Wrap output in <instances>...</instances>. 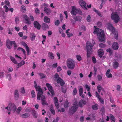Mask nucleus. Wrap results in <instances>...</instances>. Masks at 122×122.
<instances>
[{"instance_id": "1", "label": "nucleus", "mask_w": 122, "mask_h": 122, "mask_svg": "<svg viewBox=\"0 0 122 122\" xmlns=\"http://www.w3.org/2000/svg\"><path fill=\"white\" fill-rule=\"evenodd\" d=\"M93 33L97 34L99 41L101 42L105 41L104 38V34L103 30L99 28H95L94 30Z\"/></svg>"}, {"instance_id": "2", "label": "nucleus", "mask_w": 122, "mask_h": 122, "mask_svg": "<svg viewBox=\"0 0 122 122\" xmlns=\"http://www.w3.org/2000/svg\"><path fill=\"white\" fill-rule=\"evenodd\" d=\"M93 45H92L91 43L89 41H87L86 43V47L87 50V57L90 56L92 52V48Z\"/></svg>"}, {"instance_id": "3", "label": "nucleus", "mask_w": 122, "mask_h": 122, "mask_svg": "<svg viewBox=\"0 0 122 122\" xmlns=\"http://www.w3.org/2000/svg\"><path fill=\"white\" fill-rule=\"evenodd\" d=\"M67 67L71 70L73 69L75 66L74 61L71 59H68L67 61Z\"/></svg>"}, {"instance_id": "4", "label": "nucleus", "mask_w": 122, "mask_h": 122, "mask_svg": "<svg viewBox=\"0 0 122 122\" xmlns=\"http://www.w3.org/2000/svg\"><path fill=\"white\" fill-rule=\"evenodd\" d=\"M107 28L110 30L111 31L112 33L114 34L115 39H117L118 37L117 32L115 30V29L113 27L112 24H108Z\"/></svg>"}, {"instance_id": "5", "label": "nucleus", "mask_w": 122, "mask_h": 122, "mask_svg": "<svg viewBox=\"0 0 122 122\" xmlns=\"http://www.w3.org/2000/svg\"><path fill=\"white\" fill-rule=\"evenodd\" d=\"M35 87L36 89V90L38 91L37 94V99L39 100H40L41 96L43 94V92L40 86H35Z\"/></svg>"}, {"instance_id": "6", "label": "nucleus", "mask_w": 122, "mask_h": 122, "mask_svg": "<svg viewBox=\"0 0 122 122\" xmlns=\"http://www.w3.org/2000/svg\"><path fill=\"white\" fill-rule=\"evenodd\" d=\"M111 18L116 23L118 22L119 20V17L117 13L116 12H113L111 14Z\"/></svg>"}, {"instance_id": "7", "label": "nucleus", "mask_w": 122, "mask_h": 122, "mask_svg": "<svg viewBox=\"0 0 122 122\" xmlns=\"http://www.w3.org/2000/svg\"><path fill=\"white\" fill-rule=\"evenodd\" d=\"M8 106L9 108V110L12 111L13 112H15L16 109V107L15 104H12L10 102Z\"/></svg>"}, {"instance_id": "8", "label": "nucleus", "mask_w": 122, "mask_h": 122, "mask_svg": "<svg viewBox=\"0 0 122 122\" xmlns=\"http://www.w3.org/2000/svg\"><path fill=\"white\" fill-rule=\"evenodd\" d=\"M77 107L76 106L75 107H71L69 109V113L70 115H72L76 111L77 109Z\"/></svg>"}, {"instance_id": "9", "label": "nucleus", "mask_w": 122, "mask_h": 122, "mask_svg": "<svg viewBox=\"0 0 122 122\" xmlns=\"http://www.w3.org/2000/svg\"><path fill=\"white\" fill-rule=\"evenodd\" d=\"M41 104L42 105L44 106L45 105L48 106V104L46 100V98L45 96L42 95L41 96Z\"/></svg>"}, {"instance_id": "10", "label": "nucleus", "mask_w": 122, "mask_h": 122, "mask_svg": "<svg viewBox=\"0 0 122 122\" xmlns=\"http://www.w3.org/2000/svg\"><path fill=\"white\" fill-rule=\"evenodd\" d=\"M13 41H10L9 39H7L6 42L7 47L9 49H11L12 47L13 43Z\"/></svg>"}, {"instance_id": "11", "label": "nucleus", "mask_w": 122, "mask_h": 122, "mask_svg": "<svg viewBox=\"0 0 122 122\" xmlns=\"http://www.w3.org/2000/svg\"><path fill=\"white\" fill-rule=\"evenodd\" d=\"M46 86L48 88V90L50 91V92L52 95V96L54 95L55 93L52 87L48 83H46Z\"/></svg>"}, {"instance_id": "12", "label": "nucleus", "mask_w": 122, "mask_h": 122, "mask_svg": "<svg viewBox=\"0 0 122 122\" xmlns=\"http://www.w3.org/2000/svg\"><path fill=\"white\" fill-rule=\"evenodd\" d=\"M80 4L83 8L84 9L87 10L86 7V3L83 0L80 1Z\"/></svg>"}, {"instance_id": "13", "label": "nucleus", "mask_w": 122, "mask_h": 122, "mask_svg": "<svg viewBox=\"0 0 122 122\" xmlns=\"http://www.w3.org/2000/svg\"><path fill=\"white\" fill-rule=\"evenodd\" d=\"M78 9H77L75 7L73 6L72 11L71 12V14L73 15H76L78 13Z\"/></svg>"}, {"instance_id": "14", "label": "nucleus", "mask_w": 122, "mask_h": 122, "mask_svg": "<svg viewBox=\"0 0 122 122\" xmlns=\"http://www.w3.org/2000/svg\"><path fill=\"white\" fill-rule=\"evenodd\" d=\"M34 27L38 30H40L41 28V25L39 23L36 21H35L34 23Z\"/></svg>"}, {"instance_id": "15", "label": "nucleus", "mask_w": 122, "mask_h": 122, "mask_svg": "<svg viewBox=\"0 0 122 122\" xmlns=\"http://www.w3.org/2000/svg\"><path fill=\"white\" fill-rule=\"evenodd\" d=\"M72 17L76 21L81 22L82 18L80 16H76V15H73Z\"/></svg>"}, {"instance_id": "16", "label": "nucleus", "mask_w": 122, "mask_h": 122, "mask_svg": "<svg viewBox=\"0 0 122 122\" xmlns=\"http://www.w3.org/2000/svg\"><path fill=\"white\" fill-rule=\"evenodd\" d=\"M54 99L55 104L57 108L58 109L59 108V106L58 103V99L56 97H54Z\"/></svg>"}, {"instance_id": "17", "label": "nucleus", "mask_w": 122, "mask_h": 122, "mask_svg": "<svg viewBox=\"0 0 122 122\" xmlns=\"http://www.w3.org/2000/svg\"><path fill=\"white\" fill-rule=\"evenodd\" d=\"M45 13L47 15H49L51 12V10L48 8L45 7L44 9Z\"/></svg>"}, {"instance_id": "18", "label": "nucleus", "mask_w": 122, "mask_h": 122, "mask_svg": "<svg viewBox=\"0 0 122 122\" xmlns=\"http://www.w3.org/2000/svg\"><path fill=\"white\" fill-rule=\"evenodd\" d=\"M86 101H85L82 100L80 101L79 103V105L81 107H82L83 106L86 104Z\"/></svg>"}, {"instance_id": "19", "label": "nucleus", "mask_w": 122, "mask_h": 122, "mask_svg": "<svg viewBox=\"0 0 122 122\" xmlns=\"http://www.w3.org/2000/svg\"><path fill=\"white\" fill-rule=\"evenodd\" d=\"M42 27L43 30H46L49 28V27L45 23H43L42 25Z\"/></svg>"}, {"instance_id": "20", "label": "nucleus", "mask_w": 122, "mask_h": 122, "mask_svg": "<svg viewBox=\"0 0 122 122\" xmlns=\"http://www.w3.org/2000/svg\"><path fill=\"white\" fill-rule=\"evenodd\" d=\"M118 45L117 42H114L112 44V48L115 50L118 49Z\"/></svg>"}, {"instance_id": "21", "label": "nucleus", "mask_w": 122, "mask_h": 122, "mask_svg": "<svg viewBox=\"0 0 122 122\" xmlns=\"http://www.w3.org/2000/svg\"><path fill=\"white\" fill-rule=\"evenodd\" d=\"M14 97L15 99L16 100H17L18 99L19 97V94L18 92V91L17 90H16L14 92Z\"/></svg>"}, {"instance_id": "22", "label": "nucleus", "mask_w": 122, "mask_h": 122, "mask_svg": "<svg viewBox=\"0 0 122 122\" xmlns=\"http://www.w3.org/2000/svg\"><path fill=\"white\" fill-rule=\"evenodd\" d=\"M113 61L114 62L113 63V67L116 69L119 66L118 63L115 60H114Z\"/></svg>"}, {"instance_id": "23", "label": "nucleus", "mask_w": 122, "mask_h": 122, "mask_svg": "<svg viewBox=\"0 0 122 122\" xmlns=\"http://www.w3.org/2000/svg\"><path fill=\"white\" fill-rule=\"evenodd\" d=\"M24 17L25 18V20L26 21V23L30 25L31 23L30 21L29 20V18L27 15H25Z\"/></svg>"}, {"instance_id": "24", "label": "nucleus", "mask_w": 122, "mask_h": 122, "mask_svg": "<svg viewBox=\"0 0 122 122\" xmlns=\"http://www.w3.org/2000/svg\"><path fill=\"white\" fill-rule=\"evenodd\" d=\"M103 52L102 49H99L98 51V54L100 58L102 57L103 55Z\"/></svg>"}, {"instance_id": "25", "label": "nucleus", "mask_w": 122, "mask_h": 122, "mask_svg": "<svg viewBox=\"0 0 122 122\" xmlns=\"http://www.w3.org/2000/svg\"><path fill=\"white\" fill-rule=\"evenodd\" d=\"M50 110L51 112V113L55 115V111L53 109V105L52 104H51L50 106Z\"/></svg>"}, {"instance_id": "26", "label": "nucleus", "mask_w": 122, "mask_h": 122, "mask_svg": "<svg viewBox=\"0 0 122 122\" xmlns=\"http://www.w3.org/2000/svg\"><path fill=\"white\" fill-rule=\"evenodd\" d=\"M44 21L46 23H49L50 22V18L47 16H45L44 17Z\"/></svg>"}, {"instance_id": "27", "label": "nucleus", "mask_w": 122, "mask_h": 122, "mask_svg": "<svg viewBox=\"0 0 122 122\" xmlns=\"http://www.w3.org/2000/svg\"><path fill=\"white\" fill-rule=\"evenodd\" d=\"M36 36L34 34L30 33V37L31 38V41H34L35 39Z\"/></svg>"}, {"instance_id": "28", "label": "nucleus", "mask_w": 122, "mask_h": 122, "mask_svg": "<svg viewBox=\"0 0 122 122\" xmlns=\"http://www.w3.org/2000/svg\"><path fill=\"white\" fill-rule=\"evenodd\" d=\"M10 58L12 61L15 64H17V62L15 60L14 58L13 57L11 56H10Z\"/></svg>"}, {"instance_id": "29", "label": "nucleus", "mask_w": 122, "mask_h": 122, "mask_svg": "<svg viewBox=\"0 0 122 122\" xmlns=\"http://www.w3.org/2000/svg\"><path fill=\"white\" fill-rule=\"evenodd\" d=\"M111 121L112 122H115V118L111 114L110 115V118Z\"/></svg>"}, {"instance_id": "30", "label": "nucleus", "mask_w": 122, "mask_h": 122, "mask_svg": "<svg viewBox=\"0 0 122 122\" xmlns=\"http://www.w3.org/2000/svg\"><path fill=\"white\" fill-rule=\"evenodd\" d=\"M115 56L117 58V60H118L119 59H121L122 57V56L121 54H117L116 53L115 54Z\"/></svg>"}, {"instance_id": "31", "label": "nucleus", "mask_w": 122, "mask_h": 122, "mask_svg": "<svg viewBox=\"0 0 122 122\" xmlns=\"http://www.w3.org/2000/svg\"><path fill=\"white\" fill-rule=\"evenodd\" d=\"M32 112L33 117L36 118H37V117L36 115V111L34 110H33Z\"/></svg>"}, {"instance_id": "32", "label": "nucleus", "mask_w": 122, "mask_h": 122, "mask_svg": "<svg viewBox=\"0 0 122 122\" xmlns=\"http://www.w3.org/2000/svg\"><path fill=\"white\" fill-rule=\"evenodd\" d=\"M48 56L52 59H54V56L52 52H49L48 53Z\"/></svg>"}, {"instance_id": "33", "label": "nucleus", "mask_w": 122, "mask_h": 122, "mask_svg": "<svg viewBox=\"0 0 122 122\" xmlns=\"http://www.w3.org/2000/svg\"><path fill=\"white\" fill-rule=\"evenodd\" d=\"M66 88L65 86L61 88L62 91L64 93H66Z\"/></svg>"}, {"instance_id": "34", "label": "nucleus", "mask_w": 122, "mask_h": 122, "mask_svg": "<svg viewBox=\"0 0 122 122\" xmlns=\"http://www.w3.org/2000/svg\"><path fill=\"white\" fill-rule=\"evenodd\" d=\"M20 49L21 50L23 51V52L24 55H25L26 54L25 50L23 49L21 47H19L17 49V50L18 51L20 50Z\"/></svg>"}, {"instance_id": "35", "label": "nucleus", "mask_w": 122, "mask_h": 122, "mask_svg": "<svg viewBox=\"0 0 122 122\" xmlns=\"http://www.w3.org/2000/svg\"><path fill=\"white\" fill-rule=\"evenodd\" d=\"M77 91L76 88H75L73 91V96L75 95L77 93Z\"/></svg>"}, {"instance_id": "36", "label": "nucleus", "mask_w": 122, "mask_h": 122, "mask_svg": "<svg viewBox=\"0 0 122 122\" xmlns=\"http://www.w3.org/2000/svg\"><path fill=\"white\" fill-rule=\"evenodd\" d=\"M22 116L23 117L25 118L29 116V114L27 113H26L23 114Z\"/></svg>"}, {"instance_id": "37", "label": "nucleus", "mask_w": 122, "mask_h": 122, "mask_svg": "<svg viewBox=\"0 0 122 122\" xmlns=\"http://www.w3.org/2000/svg\"><path fill=\"white\" fill-rule=\"evenodd\" d=\"M79 94L80 96H81V95L83 93V88L82 87H80L79 89Z\"/></svg>"}, {"instance_id": "38", "label": "nucleus", "mask_w": 122, "mask_h": 122, "mask_svg": "<svg viewBox=\"0 0 122 122\" xmlns=\"http://www.w3.org/2000/svg\"><path fill=\"white\" fill-rule=\"evenodd\" d=\"M99 46L100 47L102 48H104L106 46V45L103 43L100 44L99 45Z\"/></svg>"}, {"instance_id": "39", "label": "nucleus", "mask_w": 122, "mask_h": 122, "mask_svg": "<svg viewBox=\"0 0 122 122\" xmlns=\"http://www.w3.org/2000/svg\"><path fill=\"white\" fill-rule=\"evenodd\" d=\"M31 94L32 97H36L35 92L34 90H32L31 92Z\"/></svg>"}, {"instance_id": "40", "label": "nucleus", "mask_w": 122, "mask_h": 122, "mask_svg": "<svg viewBox=\"0 0 122 122\" xmlns=\"http://www.w3.org/2000/svg\"><path fill=\"white\" fill-rule=\"evenodd\" d=\"M92 108L94 110H97L98 109V107L97 106L95 105H92Z\"/></svg>"}, {"instance_id": "41", "label": "nucleus", "mask_w": 122, "mask_h": 122, "mask_svg": "<svg viewBox=\"0 0 122 122\" xmlns=\"http://www.w3.org/2000/svg\"><path fill=\"white\" fill-rule=\"evenodd\" d=\"M102 87L100 85H98L97 86V88L99 92H100L101 90H102Z\"/></svg>"}, {"instance_id": "42", "label": "nucleus", "mask_w": 122, "mask_h": 122, "mask_svg": "<svg viewBox=\"0 0 122 122\" xmlns=\"http://www.w3.org/2000/svg\"><path fill=\"white\" fill-rule=\"evenodd\" d=\"M38 74L41 76V79L45 78V75L44 74L41 73H39Z\"/></svg>"}, {"instance_id": "43", "label": "nucleus", "mask_w": 122, "mask_h": 122, "mask_svg": "<svg viewBox=\"0 0 122 122\" xmlns=\"http://www.w3.org/2000/svg\"><path fill=\"white\" fill-rule=\"evenodd\" d=\"M25 49L26 50V51H27V55H28L29 53V51H30V49H29L28 47V46H27L26 47H25Z\"/></svg>"}, {"instance_id": "44", "label": "nucleus", "mask_w": 122, "mask_h": 122, "mask_svg": "<svg viewBox=\"0 0 122 122\" xmlns=\"http://www.w3.org/2000/svg\"><path fill=\"white\" fill-rule=\"evenodd\" d=\"M63 80L61 78L59 77L57 80V82L58 83H60Z\"/></svg>"}, {"instance_id": "45", "label": "nucleus", "mask_w": 122, "mask_h": 122, "mask_svg": "<svg viewBox=\"0 0 122 122\" xmlns=\"http://www.w3.org/2000/svg\"><path fill=\"white\" fill-rule=\"evenodd\" d=\"M21 9L23 10L22 12H25V6L24 5H22L21 8Z\"/></svg>"}, {"instance_id": "46", "label": "nucleus", "mask_w": 122, "mask_h": 122, "mask_svg": "<svg viewBox=\"0 0 122 122\" xmlns=\"http://www.w3.org/2000/svg\"><path fill=\"white\" fill-rule=\"evenodd\" d=\"M13 42V44L14 45V49H15L17 47V45H16L15 42L14 41H13L12 42Z\"/></svg>"}, {"instance_id": "47", "label": "nucleus", "mask_w": 122, "mask_h": 122, "mask_svg": "<svg viewBox=\"0 0 122 122\" xmlns=\"http://www.w3.org/2000/svg\"><path fill=\"white\" fill-rule=\"evenodd\" d=\"M76 57L78 61H80L81 60V57L80 56L78 55H77Z\"/></svg>"}, {"instance_id": "48", "label": "nucleus", "mask_w": 122, "mask_h": 122, "mask_svg": "<svg viewBox=\"0 0 122 122\" xmlns=\"http://www.w3.org/2000/svg\"><path fill=\"white\" fill-rule=\"evenodd\" d=\"M67 36L68 37H70L73 36V35L72 33H70L69 32L66 33Z\"/></svg>"}, {"instance_id": "49", "label": "nucleus", "mask_w": 122, "mask_h": 122, "mask_svg": "<svg viewBox=\"0 0 122 122\" xmlns=\"http://www.w3.org/2000/svg\"><path fill=\"white\" fill-rule=\"evenodd\" d=\"M17 64H19V65H21V66L24 65L25 64V62L24 61H22L20 63H17Z\"/></svg>"}, {"instance_id": "50", "label": "nucleus", "mask_w": 122, "mask_h": 122, "mask_svg": "<svg viewBox=\"0 0 122 122\" xmlns=\"http://www.w3.org/2000/svg\"><path fill=\"white\" fill-rule=\"evenodd\" d=\"M77 13H78V14L80 15H82V11L79 8L78 9Z\"/></svg>"}, {"instance_id": "51", "label": "nucleus", "mask_w": 122, "mask_h": 122, "mask_svg": "<svg viewBox=\"0 0 122 122\" xmlns=\"http://www.w3.org/2000/svg\"><path fill=\"white\" fill-rule=\"evenodd\" d=\"M6 77L7 78H8V79L9 81L10 80L11 78V77L10 75L8 74L7 75Z\"/></svg>"}, {"instance_id": "52", "label": "nucleus", "mask_w": 122, "mask_h": 122, "mask_svg": "<svg viewBox=\"0 0 122 122\" xmlns=\"http://www.w3.org/2000/svg\"><path fill=\"white\" fill-rule=\"evenodd\" d=\"M99 99L102 103V104H103L104 103V100L102 98H101L100 97L99 98Z\"/></svg>"}, {"instance_id": "53", "label": "nucleus", "mask_w": 122, "mask_h": 122, "mask_svg": "<svg viewBox=\"0 0 122 122\" xmlns=\"http://www.w3.org/2000/svg\"><path fill=\"white\" fill-rule=\"evenodd\" d=\"M35 13L36 14H39L40 13V11L38 8H36L35 10Z\"/></svg>"}, {"instance_id": "54", "label": "nucleus", "mask_w": 122, "mask_h": 122, "mask_svg": "<svg viewBox=\"0 0 122 122\" xmlns=\"http://www.w3.org/2000/svg\"><path fill=\"white\" fill-rule=\"evenodd\" d=\"M25 111L26 112H30L31 111L30 108H27L25 109Z\"/></svg>"}, {"instance_id": "55", "label": "nucleus", "mask_w": 122, "mask_h": 122, "mask_svg": "<svg viewBox=\"0 0 122 122\" xmlns=\"http://www.w3.org/2000/svg\"><path fill=\"white\" fill-rule=\"evenodd\" d=\"M60 20L61 21H62L63 19V17L61 14H60Z\"/></svg>"}, {"instance_id": "56", "label": "nucleus", "mask_w": 122, "mask_h": 122, "mask_svg": "<svg viewBox=\"0 0 122 122\" xmlns=\"http://www.w3.org/2000/svg\"><path fill=\"white\" fill-rule=\"evenodd\" d=\"M60 24L59 20H57L55 22V25H58Z\"/></svg>"}, {"instance_id": "57", "label": "nucleus", "mask_w": 122, "mask_h": 122, "mask_svg": "<svg viewBox=\"0 0 122 122\" xmlns=\"http://www.w3.org/2000/svg\"><path fill=\"white\" fill-rule=\"evenodd\" d=\"M73 105L74 107H75L76 106H77V108L78 107V105H79V104H78L77 102H75L73 103Z\"/></svg>"}, {"instance_id": "58", "label": "nucleus", "mask_w": 122, "mask_h": 122, "mask_svg": "<svg viewBox=\"0 0 122 122\" xmlns=\"http://www.w3.org/2000/svg\"><path fill=\"white\" fill-rule=\"evenodd\" d=\"M5 4L8 5V6L10 5V3L8 0H5Z\"/></svg>"}, {"instance_id": "59", "label": "nucleus", "mask_w": 122, "mask_h": 122, "mask_svg": "<svg viewBox=\"0 0 122 122\" xmlns=\"http://www.w3.org/2000/svg\"><path fill=\"white\" fill-rule=\"evenodd\" d=\"M15 20L16 23H17V22H18L19 21V20L18 17L17 16L15 18Z\"/></svg>"}, {"instance_id": "60", "label": "nucleus", "mask_w": 122, "mask_h": 122, "mask_svg": "<svg viewBox=\"0 0 122 122\" xmlns=\"http://www.w3.org/2000/svg\"><path fill=\"white\" fill-rule=\"evenodd\" d=\"M69 103L68 102H66L64 105V107H68V105Z\"/></svg>"}, {"instance_id": "61", "label": "nucleus", "mask_w": 122, "mask_h": 122, "mask_svg": "<svg viewBox=\"0 0 122 122\" xmlns=\"http://www.w3.org/2000/svg\"><path fill=\"white\" fill-rule=\"evenodd\" d=\"M97 77L99 81H100L101 80L102 77L100 75H98L97 76Z\"/></svg>"}, {"instance_id": "62", "label": "nucleus", "mask_w": 122, "mask_h": 122, "mask_svg": "<svg viewBox=\"0 0 122 122\" xmlns=\"http://www.w3.org/2000/svg\"><path fill=\"white\" fill-rule=\"evenodd\" d=\"M4 8L5 9V12H7L9 11V8L6 5H5L4 6Z\"/></svg>"}, {"instance_id": "63", "label": "nucleus", "mask_w": 122, "mask_h": 122, "mask_svg": "<svg viewBox=\"0 0 122 122\" xmlns=\"http://www.w3.org/2000/svg\"><path fill=\"white\" fill-rule=\"evenodd\" d=\"M90 15H88L87 18V20L88 22H90Z\"/></svg>"}, {"instance_id": "64", "label": "nucleus", "mask_w": 122, "mask_h": 122, "mask_svg": "<svg viewBox=\"0 0 122 122\" xmlns=\"http://www.w3.org/2000/svg\"><path fill=\"white\" fill-rule=\"evenodd\" d=\"M92 60L94 63H96V58L93 57H92Z\"/></svg>"}]
</instances>
